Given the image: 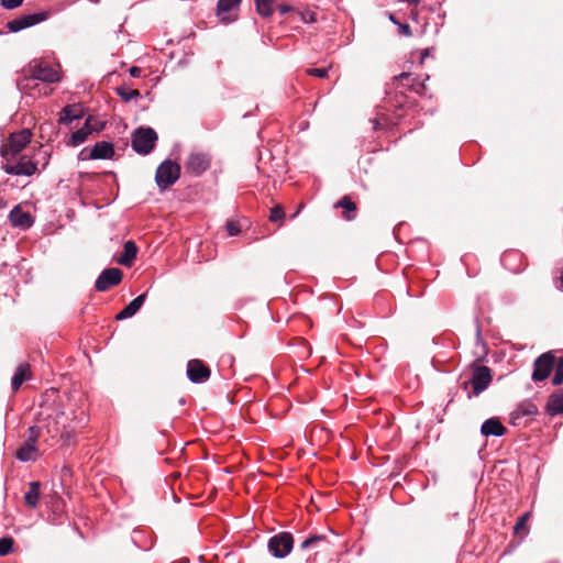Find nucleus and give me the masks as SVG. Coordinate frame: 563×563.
Wrapping results in <instances>:
<instances>
[{
	"label": "nucleus",
	"mask_w": 563,
	"mask_h": 563,
	"mask_svg": "<svg viewBox=\"0 0 563 563\" xmlns=\"http://www.w3.org/2000/svg\"><path fill=\"white\" fill-rule=\"evenodd\" d=\"M23 0H1L3 8L12 10L22 4Z\"/></svg>",
	"instance_id": "nucleus-37"
},
{
	"label": "nucleus",
	"mask_w": 563,
	"mask_h": 563,
	"mask_svg": "<svg viewBox=\"0 0 563 563\" xmlns=\"http://www.w3.org/2000/svg\"><path fill=\"white\" fill-rule=\"evenodd\" d=\"M328 71H329V68H325V67H322V68H308V69H306L307 75L316 76V77H319V78L327 77Z\"/></svg>",
	"instance_id": "nucleus-35"
},
{
	"label": "nucleus",
	"mask_w": 563,
	"mask_h": 563,
	"mask_svg": "<svg viewBox=\"0 0 563 563\" xmlns=\"http://www.w3.org/2000/svg\"><path fill=\"white\" fill-rule=\"evenodd\" d=\"M225 228L230 236L238 235L241 230L239 223L235 221H228Z\"/></svg>",
	"instance_id": "nucleus-36"
},
{
	"label": "nucleus",
	"mask_w": 563,
	"mask_h": 563,
	"mask_svg": "<svg viewBox=\"0 0 563 563\" xmlns=\"http://www.w3.org/2000/svg\"><path fill=\"white\" fill-rule=\"evenodd\" d=\"M32 133L29 129L12 133L8 143L1 147V155L7 157L9 154L14 156L19 154L30 142Z\"/></svg>",
	"instance_id": "nucleus-4"
},
{
	"label": "nucleus",
	"mask_w": 563,
	"mask_h": 563,
	"mask_svg": "<svg viewBox=\"0 0 563 563\" xmlns=\"http://www.w3.org/2000/svg\"><path fill=\"white\" fill-rule=\"evenodd\" d=\"M29 73L31 79L41 80L48 84L57 82L60 78L56 68L37 62L30 64Z\"/></svg>",
	"instance_id": "nucleus-9"
},
{
	"label": "nucleus",
	"mask_w": 563,
	"mask_h": 563,
	"mask_svg": "<svg viewBox=\"0 0 563 563\" xmlns=\"http://www.w3.org/2000/svg\"><path fill=\"white\" fill-rule=\"evenodd\" d=\"M32 373L31 367L27 363H21L18 365V367L14 371V374L11 378V388L13 391H16L20 389V387L25 383L26 380L31 379Z\"/></svg>",
	"instance_id": "nucleus-17"
},
{
	"label": "nucleus",
	"mask_w": 563,
	"mask_h": 563,
	"mask_svg": "<svg viewBox=\"0 0 563 563\" xmlns=\"http://www.w3.org/2000/svg\"><path fill=\"white\" fill-rule=\"evenodd\" d=\"M323 542H325L324 536L313 534V536H310L309 538H307L306 540H303L300 544V548L302 550H306L309 548L319 547Z\"/></svg>",
	"instance_id": "nucleus-30"
},
{
	"label": "nucleus",
	"mask_w": 563,
	"mask_h": 563,
	"mask_svg": "<svg viewBox=\"0 0 563 563\" xmlns=\"http://www.w3.org/2000/svg\"><path fill=\"white\" fill-rule=\"evenodd\" d=\"M210 164L211 157L209 154L205 152L192 151L185 163V168L187 173L194 176H200L210 167Z\"/></svg>",
	"instance_id": "nucleus-7"
},
{
	"label": "nucleus",
	"mask_w": 563,
	"mask_h": 563,
	"mask_svg": "<svg viewBox=\"0 0 563 563\" xmlns=\"http://www.w3.org/2000/svg\"><path fill=\"white\" fill-rule=\"evenodd\" d=\"M187 377L194 384H201L209 379L210 369L200 360H190L187 364Z\"/></svg>",
	"instance_id": "nucleus-11"
},
{
	"label": "nucleus",
	"mask_w": 563,
	"mask_h": 563,
	"mask_svg": "<svg viewBox=\"0 0 563 563\" xmlns=\"http://www.w3.org/2000/svg\"><path fill=\"white\" fill-rule=\"evenodd\" d=\"M400 30L406 35H410L411 34V30H410V26L408 24L400 25Z\"/></svg>",
	"instance_id": "nucleus-42"
},
{
	"label": "nucleus",
	"mask_w": 563,
	"mask_h": 563,
	"mask_svg": "<svg viewBox=\"0 0 563 563\" xmlns=\"http://www.w3.org/2000/svg\"><path fill=\"white\" fill-rule=\"evenodd\" d=\"M277 8L282 15H285L286 13H288L291 10V7L289 4H285V3L279 4Z\"/></svg>",
	"instance_id": "nucleus-41"
},
{
	"label": "nucleus",
	"mask_w": 563,
	"mask_h": 563,
	"mask_svg": "<svg viewBox=\"0 0 563 563\" xmlns=\"http://www.w3.org/2000/svg\"><path fill=\"white\" fill-rule=\"evenodd\" d=\"M528 514L523 515L522 517H520L517 521V523L515 525V531L517 533H519L520 530H525L526 529V522H527V519H528Z\"/></svg>",
	"instance_id": "nucleus-39"
},
{
	"label": "nucleus",
	"mask_w": 563,
	"mask_h": 563,
	"mask_svg": "<svg viewBox=\"0 0 563 563\" xmlns=\"http://www.w3.org/2000/svg\"><path fill=\"white\" fill-rule=\"evenodd\" d=\"M481 433L484 437H501L506 433V428L498 418H489L483 422Z\"/></svg>",
	"instance_id": "nucleus-19"
},
{
	"label": "nucleus",
	"mask_w": 563,
	"mask_h": 563,
	"mask_svg": "<svg viewBox=\"0 0 563 563\" xmlns=\"http://www.w3.org/2000/svg\"><path fill=\"white\" fill-rule=\"evenodd\" d=\"M241 0H219L217 4V15L222 22L233 21L231 12L239 7Z\"/></svg>",
	"instance_id": "nucleus-18"
},
{
	"label": "nucleus",
	"mask_w": 563,
	"mask_h": 563,
	"mask_svg": "<svg viewBox=\"0 0 563 563\" xmlns=\"http://www.w3.org/2000/svg\"><path fill=\"white\" fill-rule=\"evenodd\" d=\"M538 413V408L534 404L530 401L521 402L517 406V408L511 412V423L514 426L521 424V418L523 417H533Z\"/></svg>",
	"instance_id": "nucleus-14"
},
{
	"label": "nucleus",
	"mask_w": 563,
	"mask_h": 563,
	"mask_svg": "<svg viewBox=\"0 0 563 563\" xmlns=\"http://www.w3.org/2000/svg\"><path fill=\"white\" fill-rule=\"evenodd\" d=\"M335 207L343 208L345 210L346 220H352L354 218V216L350 213L355 211V203L349 197H343L335 203Z\"/></svg>",
	"instance_id": "nucleus-27"
},
{
	"label": "nucleus",
	"mask_w": 563,
	"mask_h": 563,
	"mask_svg": "<svg viewBox=\"0 0 563 563\" xmlns=\"http://www.w3.org/2000/svg\"><path fill=\"white\" fill-rule=\"evenodd\" d=\"M117 93L124 101H130V100H133V99H137L141 96V93H140V91L137 89H132V88L125 87V86L118 87L117 88Z\"/></svg>",
	"instance_id": "nucleus-29"
},
{
	"label": "nucleus",
	"mask_w": 563,
	"mask_h": 563,
	"mask_svg": "<svg viewBox=\"0 0 563 563\" xmlns=\"http://www.w3.org/2000/svg\"><path fill=\"white\" fill-rule=\"evenodd\" d=\"M41 435V428L37 426H32L27 430V437L25 442L36 445L37 439Z\"/></svg>",
	"instance_id": "nucleus-33"
},
{
	"label": "nucleus",
	"mask_w": 563,
	"mask_h": 563,
	"mask_svg": "<svg viewBox=\"0 0 563 563\" xmlns=\"http://www.w3.org/2000/svg\"><path fill=\"white\" fill-rule=\"evenodd\" d=\"M146 294H142L126 305L115 317L117 320H124L133 317L143 306Z\"/></svg>",
	"instance_id": "nucleus-20"
},
{
	"label": "nucleus",
	"mask_w": 563,
	"mask_h": 563,
	"mask_svg": "<svg viewBox=\"0 0 563 563\" xmlns=\"http://www.w3.org/2000/svg\"><path fill=\"white\" fill-rule=\"evenodd\" d=\"M274 0H255L256 11L262 16H269L273 13Z\"/></svg>",
	"instance_id": "nucleus-28"
},
{
	"label": "nucleus",
	"mask_w": 563,
	"mask_h": 563,
	"mask_svg": "<svg viewBox=\"0 0 563 563\" xmlns=\"http://www.w3.org/2000/svg\"><path fill=\"white\" fill-rule=\"evenodd\" d=\"M122 271L115 267L103 269L98 276L95 287L98 291H106L122 280Z\"/></svg>",
	"instance_id": "nucleus-10"
},
{
	"label": "nucleus",
	"mask_w": 563,
	"mask_h": 563,
	"mask_svg": "<svg viewBox=\"0 0 563 563\" xmlns=\"http://www.w3.org/2000/svg\"><path fill=\"white\" fill-rule=\"evenodd\" d=\"M555 364V356L552 352L541 354L533 363L532 380L542 382L547 379Z\"/></svg>",
	"instance_id": "nucleus-8"
},
{
	"label": "nucleus",
	"mask_w": 563,
	"mask_h": 563,
	"mask_svg": "<svg viewBox=\"0 0 563 563\" xmlns=\"http://www.w3.org/2000/svg\"><path fill=\"white\" fill-rule=\"evenodd\" d=\"M408 2L417 5V4H419L420 0H408Z\"/></svg>",
	"instance_id": "nucleus-44"
},
{
	"label": "nucleus",
	"mask_w": 563,
	"mask_h": 563,
	"mask_svg": "<svg viewBox=\"0 0 563 563\" xmlns=\"http://www.w3.org/2000/svg\"><path fill=\"white\" fill-rule=\"evenodd\" d=\"M90 133H91V129L89 126V119H88L82 128L78 129L77 131H75L70 134L68 144L71 146H79L87 140V137Z\"/></svg>",
	"instance_id": "nucleus-26"
},
{
	"label": "nucleus",
	"mask_w": 563,
	"mask_h": 563,
	"mask_svg": "<svg viewBox=\"0 0 563 563\" xmlns=\"http://www.w3.org/2000/svg\"><path fill=\"white\" fill-rule=\"evenodd\" d=\"M301 20L305 23H314L317 21L316 13L312 11H306L301 13Z\"/></svg>",
	"instance_id": "nucleus-38"
},
{
	"label": "nucleus",
	"mask_w": 563,
	"mask_h": 563,
	"mask_svg": "<svg viewBox=\"0 0 563 563\" xmlns=\"http://www.w3.org/2000/svg\"><path fill=\"white\" fill-rule=\"evenodd\" d=\"M9 220L13 227L21 229H29L33 224L31 214L23 211L20 207H14L10 211Z\"/></svg>",
	"instance_id": "nucleus-16"
},
{
	"label": "nucleus",
	"mask_w": 563,
	"mask_h": 563,
	"mask_svg": "<svg viewBox=\"0 0 563 563\" xmlns=\"http://www.w3.org/2000/svg\"><path fill=\"white\" fill-rule=\"evenodd\" d=\"M284 217H285V212H284L282 207L276 206V207L271 209L269 220L272 222L280 221V220L284 219Z\"/></svg>",
	"instance_id": "nucleus-34"
},
{
	"label": "nucleus",
	"mask_w": 563,
	"mask_h": 563,
	"mask_svg": "<svg viewBox=\"0 0 563 563\" xmlns=\"http://www.w3.org/2000/svg\"><path fill=\"white\" fill-rule=\"evenodd\" d=\"M490 382L492 372L489 367L481 365L474 368L471 379L464 385L465 388L467 385H471L473 387V396H478L489 386Z\"/></svg>",
	"instance_id": "nucleus-6"
},
{
	"label": "nucleus",
	"mask_w": 563,
	"mask_h": 563,
	"mask_svg": "<svg viewBox=\"0 0 563 563\" xmlns=\"http://www.w3.org/2000/svg\"><path fill=\"white\" fill-rule=\"evenodd\" d=\"M48 13L45 11L35 12L30 14L20 15L7 23V27L10 32L16 33L26 27H31L36 25L45 20H47Z\"/></svg>",
	"instance_id": "nucleus-5"
},
{
	"label": "nucleus",
	"mask_w": 563,
	"mask_h": 563,
	"mask_svg": "<svg viewBox=\"0 0 563 563\" xmlns=\"http://www.w3.org/2000/svg\"><path fill=\"white\" fill-rule=\"evenodd\" d=\"M294 547V538L289 532H280L268 541L269 553L277 559L287 556Z\"/></svg>",
	"instance_id": "nucleus-3"
},
{
	"label": "nucleus",
	"mask_w": 563,
	"mask_h": 563,
	"mask_svg": "<svg viewBox=\"0 0 563 563\" xmlns=\"http://www.w3.org/2000/svg\"><path fill=\"white\" fill-rule=\"evenodd\" d=\"M65 412L58 411L55 417V428L53 430H48V432H53L55 434H59L63 444L70 445L74 442V430L75 427H70L65 423Z\"/></svg>",
	"instance_id": "nucleus-12"
},
{
	"label": "nucleus",
	"mask_w": 563,
	"mask_h": 563,
	"mask_svg": "<svg viewBox=\"0 0 563 563\" xmlns=\"http://www.w3.org/2000/svg\"><path fill=\"white\" fill-rule=\"evenodd\" d=\"M180 176V166L169 159L164 161L156 169L155 181L164 190L174 185Z\"/></svg>",
	"instance_id": "nucleus-2"
},
{
	"label": "nucleus",
	"mask_w": 563,
	"mask_h": 563,
	"mask_svg": "<svg viewBox=\"0 0 563 563\" xmlns=\"http://www.w3.org/2000/svg\"><path fill=\"white\" fill-rule=\"evenodd\" d=\"M157 133L152 128H139L132 135V148L142 155L150 154L155 147Z\"/></svg>",
	"instance_id": "nucleus-1"
},
{
	"label": "nucleus",
	"mask_w": 563,
	"mask_h": 563,
	"mask_svg": "<svg viewBox=\"0 0 563 563\" xmlns=\"http://www.w3.org/2000/svg\"><path fill=\"white\" fill-rule=\"evenodd\" d=\"M40 489H41L40 482L29 483V490L24 494V503L29 508H31V509L36 508L38 500H40Z\"/></svg>",
	"instance_id": "nucleus-23"
},
{
	"label": "nucleus",
	"mask_w": 563,
	"mask_h": 563,
	"mask_svg": "<svg viewBox=\"0 0 563 563\" xmlns=\"http://www.w3.org/2000/svg\"><path fill=\"white\" fill-rule=\"evenodd\" d=\"M129 73L131 77L136 78L141 76L142 69L140 67L133 66L129 69Z\"/></svg>",
	"instance_id": "nucleus-40"
},
{
	"label": "nucleus",
	"mask_w": 563,
	"mask_h": 563,
	"mask_svg": "<svg viewBox=\"0 0 563 563\" xmlns=\"http://www.w3.org/2000/svg\"><path fill=\"white\" fill-rule=\"evenodd\" d=\"M547 410L551 416L563 413V388L554 391L549 397Z\"/></svg>",
	"instance_id": "nucleus-21"
},
{
	"label": "nucleus",
	"mask_w": 563,
	"mask_h": 563,
	"mask_svg": "<svg viewBox=\"0 0 563 563\" xmlns=\"http://www.w3.org/2000/svg\"><path fill=\"white\" fill-rule=\"evenodd\" d=\"M560 278H561V283L563 284V271L561 273V277Z\"/></svg>",
	"instance_id": "nucleus-45"
},
{
	"label": "nucleus",
	"mask_w": 563,
	"mask_h": 563,
	"mask_svg": "<svg viewBox=\"0 0 563 563\" xmlns=\"http://www.w3.org/2000/svg\"><path fill=\"white\" fill-rule=\"evenodd\" d=\"M429 55V49H426L421 53V59L423 60Z\"/></svg>",
	"instance_id": "nucleus-43"
},
{
	"label": "nucleus",
	"mask_w": 563,
	"mask_h": 563,
	"mask_svg": "<svg viewBox=\"0 0 563 563\" xmlns=\"http://www.w3.org/2000/svg\"><path fill=\"white\" fill-rule=\"evenodd\" d=\"M3 170L9 175H24L32 176L36 173L37 167L36 164L32 161L27 159L25 156H22L20 161L14 165H3Z\"/></svg>",
	"instance_id": "nucleus-13"
},
{
	"label": "nucleus",
	"mask_w": 563,
	"mask_h": 563,
	"mask_svg": "<svg viewBox=\"0 0 563 563\" xmlns=\"http://www.w3.org/2000/svg\"><path fill=\"white\" fill-rule=\"evenodd\" d=\"M554 376L552 378V384L555 386H560L563 384V356L559 358V361L554 364Z\"/></svg>",
	"instance_id": "nucleus-31"
},
{
	"label": "nucleus",
	"mask_w": 563,
	"mask_h": 563,
	"mask_svg": "<svg viewBox=\"0 0 563 563\" xmlns=\"http://www.w3.org/2000/svg\"><path fill=\"white\" fill-rule=\"evenodd\" d=\"M137 255V246L133 241H126L123 246V253L118 258V263L123 266H130Z\"/></svg>",
	"instance_id": "nucleus-22"
},
{
	"label": "nucleus",
	"mask_w": 563,
	"mask_h": 563,
	"mask_svg": "<svg viewBox=\"0 0 563 563\" xmlns=\"http://www.w3.org/2000/svg\"><path fill=\"white\" fill-rule=\"evenodd\" d=\"M81 115H82V110L78 106H76V104L66 106L62 110L58 121L62 124H68L70 122H73L74 120L79 119Z\"/></svg>",
	"instance_id": "nucleus-25"
},
{
	"label": "nucleus",
	"mask_w": 563,
	"mask_h": 563,
	"mask_svg": "<svg viewBox=\"0 0 563 563\" xmlns=\"http://www.w3.org/2000/svg\"><path fill=\"white\" fill-rule=\"evenodd\" d=\"M14 541L12 538L7 537L0 539V556L8 555L13 550Z\"/></svg>",
	"instance_id": "nucleus-32"
},
{
	"label": "nucleus",
	"mask_w": 563,
	"mask_h": 563,
	"mask_svg": "<svg viewBox=\"0 0 563 563\" xmlns=\"http://www.w3.org/2000/svg\"><path fill=\"white\" fill-rule=\"evenodd\" d=\"M114 154L113 144L111 142H97L90 150L87 158L89 159H108Z\"/></svg>",
	"instance_id": "nucleus-15"
},
{
	"label": "nucleus",
	"mask_w": 563,
	"mask_h": 563,
	"mask_svg": "<svg viewBox=\"0 0 563 563\" xmlns=\"http://www.w3.org/2000/svg\"><path fill=\"white\" fill-rule=\"evenodd\" d=\"M15 457L21 462H33L37 457L36 445L24 442L16 451Z\"/></svg>",
	"instance_id": "nucleus-24"
}]
</instances>
